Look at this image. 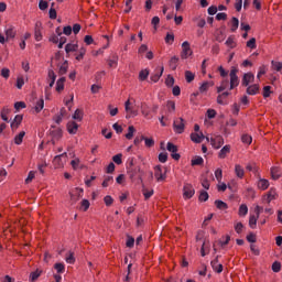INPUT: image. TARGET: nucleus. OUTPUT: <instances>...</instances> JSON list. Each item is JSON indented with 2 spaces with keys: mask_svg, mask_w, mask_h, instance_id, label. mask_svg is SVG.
Listing matches in <instances>:
<instances>
[{
  "mask_svg": "<svg viewBox=\"0 0 282 282\" xmlns=\"http://www.w3.org/2000/svg\"><path fill=\"white\" fill-rule=\"evenodd\" d=\"M128 175H129L130 180H135V177H138L140 184H142V186H144V180L142 178L144 175V171H142V169H140V166L128 167Z\"/></svg>",
  "mask_w": 282,
  "mask_h": 282,
  "instance_id": "nucleus-1",
  "label": "nucleus"
},
{
  "mask_svg": "<svg viewBox=\"0 0 282 282\" xmlns=\"http://www.w3.org/2000/svg\"><path fill=\"white\" fill-rule=\"evenodd\" d=\"M238 73H239V68L232 66L230 73H229V77H230V88L229 89H235V87H239V76H237Z\"/></svg>",
  "mask_w": 282,
  "mask_h": 282,
  "instance_id": "nucleus-2",
  "label": "nucleus"
},
{
  "mask_svg": "<svg viewBox=\"0 0 282 282\" xmlns=\"http://www.w3.org/2000/svg\"><path fill=\"white\" fill-rule=\"evenodd\" d=\"M182 48L181 58L183 61H186L188 56H193V50H191V43H188V41L182 43Z\"/></svg>",
  "mask_w": 282,
  "mask_h": 282,
  "instance_id": "nucleus-3",
  "label": "nucleus"
},
{
  "mask_svg": "<svg viewBox=\"0 0 282 282\" xmlns=\"http://www.w3.org/2000/svg\"><path fill=\"white\" fill-rule=\"evenodd\" d=\"M166 150H167L170 153H172V154H171V158H172L173 160H175L176 162H178L180 158H182V155H181L180 153H177V151H178L177 145H175L174 143L167 142Z\"/></svg>",
  "mask_w": 282,
  "mask_h": 282,
  "instance_id": "nucleus-4",
  "label": "nucleus"
},
{
  "mask_svg": "<svg viewBox=\"0 0 282 282\" xmlns=\"http://www.w3.org/2000/svg\"><path fill=\"white\" fill-rule=\"evenodd\" d=\"M193 195H195V188H193L191 183H186L183 187V197L185 199H191Z\"/></svg>",
  "mask_w": 282,
  "mask_h": 282,
  "instance_id": "nucleus-5",
  "label": "nucleus"
},
{
  "mask_svg": "<svg viewBox=\"0 0 282 282\" xmlns=\"http://www.w3.org/2000/svg\"><path fill=\"white\" fill-rule=\"evenodd\" d=\"M48 133L53 140H61V138H63V129L57 128L56 126H52Z\"/></svg>",
  "mask_w": 282,
  "mask_h": 282,
  "instance_id": "nucleus-6",
  "label": "nucleus"
},
{
  "mask_svg": "<svg viewBox=\"0 0 282 282\" xmlns=\"http://www.w3.org/2000/svg\"><path fill=\"white\" fill-rule=\"evenodd\" d=\"M173 129L176 133H184V129H185L184 118L181 117V118L174 120Z\"/></svg>",
  "mask_w": 282,
  "mask_h": 282,
  "instance_id": "nucleus-7",
  "label": "nucleus"
},
{
  "mask_svg": "<svg viewBox=\"0 0 282 282\" xmlns=\"http://www.w3.org/2000/svg\"><path fill=\"white\" fill-rule=\"evenodd\" d=\"M63 158H67V152L56 155L53 159V165L55 166V169H63V166L65 165V163L63 162Z\"/></svg>",
  "mask_w": 282,
  "mask_h": 282,
  "instance_id": "nucleus-8",
  "label": "nucleus"
},
{
  "mask_svg": "<svg viewBox=\"0 0 282 282\" xmlns=\"http://www.w3.org/2000/svg\"><path fill=\"white\" fill-rule=\"evenodd\" d=\"M210 265L217 274H221L224 272V264H219V256H216V258L212 260Z\"/></svg>",
  "mask_w": 282,
  "mask_h": 282,
  "instance_id": "nucleus-9",
  "label": "nucleus"
},
{
  "mask_svg": "<svg viewBox=\"0 0 282 282\" xmlns=\"http://www.w3.org/2000/svg\"><path fill=\"white\" fill-rule=\"evenodd\" d=\"M154 177L156 182H164L166 180V173H162V165H156L154 167Z\"/></svg>",
  "mask_w": 282,
  "mask_h": 282,
  "instance_id": "nucleus-10",
  "label": "nucleus"
},
{
  "mask_svg": "<svg viewBox=\"0 0 282 282\" xmlns=\"http://www.w3.org/2000/svg\"><path fill=\"white\" fill-rule=\"evenodd\" d=\"M41 30H43V23L41 21H37L35 23V29H34L35 41H43V33H41Z\"/></svg>",
  "mask_w": 282,
  "mask_h": 282,
  "instance_id": "nucleus-11",
  "label": "nucleus"
},
{
  "mask_svg": "<svg viewBox=\"0 0 282 282\" xmlns=\"http://www.w3.org/2000/svg\"><path fill=\"white\" fill-rule=\"evenodd\" d=\"M250 83H254V74L246 73L242 77L241 85L242 87H249Z\"/></svg>",
  "mask_w": 282,
  "mask_h": 282,
  "instance_id": "nucleus-12",
  "label": "nucleus"
},
{
  "mask_svg": "<svg viewBox=\"0 0 282 282\" xmlns=\"http://www.w3.org/2000/svg\"><path fill=\"white\" fill-rule=\"evenodd\" d=\"M210 144L214 149H221V147H224V137L216 135L215 138H212Z\"/></svg>",
  "mask_w": 282,
  "mask_h": 282,
  "instance_id": "nucleus-13",
  "label": "nucleus"
},
{
  "mask_svg": "<svg viewBox=\"0 0 282 282\" xmlns=\"http://www.w3.org/2000/svg\"><path fill=\"white\" fill-rule=\"evenodd\" d=\"M23 122V115H17L11 122V130L17 131L19 127H21V123Z\"/></svg>",
  "mask_w": 282,
  "mask_h": 282,
  "instance_id": "nucleus-14",
  "label": "nucleus"
},
{
  "mask_svg": "<svg viewBox=\"0 0 282 282\" xmlns=\"http://www.w3.org/2000/svg\"><path fill=\"white\" fill-rule=\"evenodd\" d=\"M162 74H164V66H162L161 68H156L155 73H153L150 76V80L152 83H158L160 80V78H162Z\"/></svg>",
  "mask_w": 282,
  "mask_h": 282,
  "instance_id": "nucleus-15",
  "label": "nucleus"
},
{
  "mask_svg": "<svg viewBox=\"0 0 282 282\" xmlns=\"http://www.w3.org/2000/svg\"><path fill=\"white\" fill-rule=\"evenodd\" d=\"M47 79L51 82L48 84V87L45 88V91H47V89H52V87H54V84L56 83V73H54V69H48Z\"/></svg>",
  "mask_w": 282,
  "mask_h": 282,
  "instance_id": "nucleus-16",
  "label": "nucleus"
},
{
  "mask_svg": "<svg viewBox=\"0 0 282 282\" xmlns=\"http://www.w3.org/2000/svg\"><path fill=\"white\" fill-rule=\"evenodd\" d=\"M206 137L203 132H192L191 133V140L192 142H195V144H202V140H204Z\"/></svg>",
  "mask_w": 282,
  "mask_h": 282,
  "instance_id": "nucleus-17",
  "label": "nucleus"
},
{
  "mask_svg": "<svg viewBox=\"0 0 282 282\" xmlns=\"http://www.w3.org/2000/svg\"><path fill=\"white\" fill-rule=\"evenodd\" d=\"M66 128L70 135H76V133L78 132V123H76V121H68Z\"/></svg>",
  "mask_w": 282,
  "mask_h": 282,
  "instance_id": "nucleus-18",
  "label": "nucleus"
},
{
  "mask_svg": "<svg viewBox=\"0 0 282 282\" xmlns=\"http://www.w3.org/2000/svg\"><path fill=\"white\" fill-rule=\"evenodd\" d=\"M260 86L259 84H253L251 86H247V94L248 96H257L259 94Z\"/></svg>",
  "mask_w": 282,
  "mask_h": 282,
  "instance_id": "nucleus-19",
  "label": "nucleus"
},
{
  "mask_svg": "<svg viewBox=\"0 0 282 282\" xmlns=\"http://www.w3.org/2000/svg\"><path fill=\"white\" fill-rule=\"evenodd\" d=\"M230 149H231L230 144L223 147L218 153V158L220 160H226V158L228 156V153H230Z\"/></svg>",
  "mask_w": 282,
  "mask_h": 282,
  "instance_id": "nucleus-20",
  "label": "nucleus"
},
{
  "mask_svg": "<svg viewBox=\"0 0 282 282\" xmlns=\"http://www.w3.org/2000/svg\"><path fill=\"white\" fill-rule=\"evenodd\" d=\"M65 52H66L67 58H69L70 52H78V44H72V43L66 44Z\"/></svg>",
  "mask_w": 282,
  "mask_h": 282,
  "instance_id": "nucleus-21",
  "label": "nucleus"
},
{
  "mask_svg": "<svg viewBox=\"0 0 282 282\" xmlns=\"http://www.w3.org/2000/svg\"><path fill=\"white\" fill-rule=\"evenodd\" d=\"M270 187V181L265 180V178H260L258 182V188H260L261 191H267V188Z\"/></svg>",
  "mask_w": 282,
  "mask_h": 282,
  "instance_id": "nucleus-22",
  "label": "nucleus"
},
{
  "mask_svg": "<svg viewBox=\"0 0 282 282\" xmlns=\"http://www.w3.org/2000/svg\"><path fill=\"white\" fill-rule=\"evenodd\" d=\"M265 202L268 203V204H270V202H272V199H276V189H274V188H271L269 192H268V194H267V196H265Z\"/></svg>",
  "mask_w": 282,
  "mask_h": 282,
  "instance_id": "nucleus-23",
  "label": "nucleus"
},
{
  "mask_svg": "<svg viewBox=\"0 0 282 282\" xmlns=\"http://www.w3.org/2000/svg\"><path fill=\"white\" fill-rule=\"evenodd\" d=\"M214 204L218 210H228V204L224 200L216 199Z\"/></svg>",
  "mask_w": 282,
  "mask_h": 282,
  "instance_id": "nucleus-24",
  "label": "nucleus"
},
{
  "mask_svg": "<svg viewBox=\"0 0 282 282\" xmlns=\"http://www.w3.org/2000/svg\"><path fill=\"white\" fill-rule=\"evenodd\" d=\"M228 85H230V82L228 78L224 79L219 87H217V94H221V91H226L228 89Z\"/></svg>",
  "mask_w": 282,
  "mask_h": 282,
  "instance_id": "nucleus-25",
  "label": "nucleus"
},
{
  "mask_svg": "<svg viewBox=\"0 0 282 282\" xmlns=\"http://www.w3.org/2000/svg\"><path fill=\"white\" fill-rule=\"evenodd\" d=\"M65 77H61L59 79H57L56 82V91L61 93L63 91V89H65Z\"/></svg>",
  "mask_w": 282,
  "mask_h": 282,
  "instance_id": "nucleus-26",
  "label": "nucleus"
},
{
  "mask_svg": "<svg viewBox=\"0 0 282 282\" xmlns=\"http://www.w3.org/2000/svg\"><path fill=\"white\" fill-rule=\"evenodd\" d=\"M43 107H45V100L43 98H41L35 104V107H34L35 112L36 113H41V111H43Z\"/></svg>",
  "mask_w": 282,
  "mask_h": 282,
  "instance_id": "nucleus-27",
  "label": "nucleus"
},
{
  "mask_svg": "<svg viewBox=\"0 0 282 282\" xmlns=\"http://www.w3.org/2000/svg\"><path fill=\"white\" fill-rule=\"evenodd\" d=\"M192 166H203L204 165V158L202 156H194L191 161Z\"/></svg>",
  "mask_w": 282,
  "mask_h": 282,
  "instance_id": "nucleus-28",
  "label": "nucleus"
},
{
  "mask_svg": "<svg viewBox=\"0 0 282 282\" xmlns=\"http://www.w3.org/2000/svg\"><path fill=\"white\" fill-rule=\"evenodd\" d=\"M271 177H272V180H279L281 177V169L280 167H271Z\"/></svg>",
  "mask_w": 282,
  "mask_h": 282,
  "instance_id": "nucleus-29",
  "label": "nucleus"
},
{
  "mask_svg": "<svg viewBox=\"0 0 282 282\" xmlns=\"http://www.w3.org/2000/svg\"><path fill=\"white\" fill-rule=\"evenodd\" d=\"M230 23H231L230 31L231 32H237V30L239 29V19L232 17Z\"/></svg>",
  "mask_w": 282,
  "mask_h": 282,
  "instance_id": "nucleus-30",
  "label": "nucleus"
},
{
  "mask_svg": "<svg viewBox=\"0 0 282 282\" xmlns=\"http://www.w3.org/2000/svg\"><path fill=\"white\" fill-rule=\"evenodd\" d=\"M225 44L227 45V47H230V50H235V47H237V42H235L234 35L229 36Z\"/></svg>",
  "mask_w": 282,
  "mask_h": 282,
  "instance_id": "nucleus-31",
  "label": "nucleus"
},
{
  "mask_svg": "<svg viewBox=\"0 0 282 282\" xmlns=\"http://www.w3.org/2000/svg\"><path fill=\"white\" fill-rule=\"evenodd\" d=\"M177 63H180V57H177V56H173L170 59V67H171V69H173V72H175L177 69Z\"/></svg>",
  "mask_w": 282,
  "mask_h": 282,
  "instance_id": "nucleus-32",
  "label": "nucleus"
},
{
  "mask_svg": "<svg viewBox=\"0 0 282 282\" xmlns=\"http://www.w3.org/2000/svg\"><path fill=\"white\" fill-rule=\"evenodd\" d=\"M23 138H25V131H21L14 137V144H23Z\"/></svg>",
  "mask_w": 282,
  "mask_h": 282,
  "instance_id": "nucleus-33",
  "label": "nucleus"
},
{
  "mask_svg": "<svg viewBox=\"0 0 282 282\" xmlns=\"http://www.w3.org/2000/svg\"><path fill=\"white\" fill-rule=\"evenodd\" d=\"M65 261H66V263H69L70 265H74V263H76V258L74 257L73 251H68V254H66Z\"/></svg>",
  "mask_w": 282,
  "mask_h": 282,
  "instance_id": "nucleus-34",
  "label": "nucleus"
},
{
  "mask_svg": "<svg viewBox=\"0 0 282 282\" xmlns=\"http://www.w3.org/2000/svg\"><path fill=\"white\" fill-rule=\"evenodd\" d=\"M235 173H236L237 177H239L240 180H242V177H243V175H245L246 172L243 171V167H242L241 165L237 164V165L235 166Z\"/></svg>",
  "mask_w": 282,
  "mask_h": 282,
  "instance_id": "nucleus-35",
  "label": "nucleus"
},
{
  "mask_svg": "<svg viewBox=\"0 0 282 282\" xmlns=\"http://www.w3.org/2000/svg\"><path fill=\"white\" fill-rule=\"evenodd\" d=\"M41 274H43V271L36 269L35 271L31 272V274H30V281H31V282L36 281V279H39V276H41Z\"/></svg>",
  "mask_w": 282,
  "mask_h": 282,
  "instance_id": "nucleus-36",
  "label": "nucleus"
},
{
  "mask_svg": "<svg viewBox=\"0 0 282 282\" xmlns=\"http://www.w3.org/2000/svg\"><path fill=\"white\" fill-rule=\"evenodd\" d=\"M149 69H142L139 73V80H141V83H143V80H147V78H149Z\"/></svg>",
  "mask_w": 282,
  "mask_h": 282,
  "instance_id": "nucleus-37",
  "label": "nucleus"
},
{
  "mask_svg": "<svg viewBox=\"0 0 282 282\" xmlns=\"http://www.w3.org/2000/svg\"><path fill=\"white\" fill-rule=\"evenodd\" d=\"M133 133H135V127L129 126L128 133L124 135L127 140H133Z\"/></svg>",
  "mask_w": 282,
  "mask_h": 282,
  "instance_id": "nucleus-38",
  "label": "nucleus"
},
{
  "mask_svg": "<svg viewBox=\"0 0 282 282\" xmlns=\"http://www.w3.org/2000/svg\"><path fill=\"white\" fill-rule=\"evenodd\" d=\"M54 269L56 270L57 274H63V272H65V264L57 262L54 264Z\"/></svg>",
  "mask_w": 282,
  "mask_h": 282,
  "instance_id": "nucleus-39",
  "label": "nucleus"
},
{
  "mask_svg": "<svg viewBox=\"0 0 282 282\" xmlns=\"http://www.w3.org/2000/svg\"><path fill=\"white\" fill-rule=\"evenodd\" d=\"M73 120H77L78 122H80L83 120V110L76 109L73 115Z\"/></svg>",
  "mask_w": 282,
  "mask_h": 282,
  "instance_id": "nucleus-40",
  "label": "nucleus"
},
{
  "mask_svg": "<svg viewBox=\"0 0 282 282\" xmlns=\"http://www.w3.org/2000/svg\"><path fill=\"white\" fill-rule=\"evenodd\" d=\"M258 219H259V216H254V215L250 216V218H249L250 228H252V229L257 228Z\"/></svg>",
  "mask_w": 282,
  "mask_h": 282,
  "instance_id": "nucleus-41",
  "label": "nucleus"
},
{
  "mask_svg": "<svg viewBox=\"0 0 282 282\" xmlns=\"http://www.w3.org/2000/svg\"><path fill=\"white\" fill-rule=\"evenodd\" d=\"M174 42H175V34L167 33L166 36H165V43L167 45H173Z\"/></svg>",
  "mask_w": 282,
  "mask_h": 282,
  "instance_id": "nucleus-42",
  "label": "nucleus"
},
{
  "mask_svg": "<svg viewBox=\"0 0 282 282\" xmlns=\"http://www.w3.org/2000/svg\"><path fill=\"white\" fill-rule=\"evenodd\" d=\"M143 140H144L145 147H147L148 149H151V148L155 147V140H153V138H147V137H144Z\"/></svg>",
  "mask_w": 282,
  "mask_h": 282,
  "instance_id": "nucleus-43",
  "label": "nucleus"
},
{
  "mask_svg": "<svg viewBox=\"0 0 282 282\" xmlns=\"http://www.w3.org/2000/svg\"><path fill=\"white\" fill-rule=\"evenodd\" d=\"M185 79H186V83H193L195 80V74H193V72L191 70H186Z\"/></svg>",
  "mask_w": 282,
  "mask_h": 282,
  "instance_id": "nucleus-44",
  "label": "nucleus"
},
{
  "mask_svg": "<svg viewBox=\"0 0 282 282\" xmlns=\"http://www.w3.org/2000/svg\"><path fill=\"white\" fill-rule=\"evenodd\" d=\"M246 215H248V205L242 204L239 207V216L240 217H246Z\"/></svg>",
  "mask_w": 282,
  "mask_h": 282,
  "instance_id": "nucleus-45",
  "label": "nucleus"
},
{
  "mask_svg": "<svg viewBox=\"0 0 282 282\" xmlns=\"http://www.w3.org/2000/svg\"><path fill=\"white\" fill-rule=\"evenodd\" d=\"M209 88H210V83L204 82V83L199 86L198 90H199L200 94H204V93L208 91Z\"/></svg>",
  "mask_w": 282,
  "mask_h": 282,
  "instance_id": "nucleus-46",
  "label": "nucleus"
},
{
  "mask_svg": "<svg viewBox=\"0 0 282 282\" xmlns=\"http://www.w3.org/2000/svg\"><path fill=\"white\" fill-rule=\"evenodd\" d=\"M247 47H249L250 50H257V39L251 37V39L247 42Z\"/></svg>",
  "mask_w": 282,
  "mask_h": 282,
  "instance_id": "nucleus-47",
  "label": "nucleus"
},
{
  "mask_svg": "<svg viewBox=\"0 0 282 282\" xmlns=\"http://www.w3.org/2000/svg\"><path fill=\"white\" fill-rule=\"evenodd\" d=\"M167 160H169V153L161 152L159 154V162H161L162 164H165V162H167Z\"/></svg>",
  "mask_w": 282,
  "mask_h": 282,
  "instance_id": "nucleus-48",
  "label": "nucleus"
},
{
  "mask_svg": "<svg viewBox=\"0 0 282 282\" xmlns=\"http://www.w3.org/2000/svg\"><path fill=\"white\" fill-rule=\"evenodd\" d=\"M208 197H209L208 192L200 191V194L198 196L199 202H208Z\"/></svg>",
  "mask_w": 282,
  "mask_h": 282,
  "instance_id": "nucleus-49",
  "label": "nucleus"
},
{
  "mask_svg": "<svg viewBox=\"0 0 282 282\" xmlns=\"http://www.w3.org/2000/svg\"><path fill=\"white\" fill-rule=\"evenodd\" d=\"M241 142H243V144H252V137L249 134H242Z\"/></svg>",
  "mask_w": 282,
  "mask_h": 282,
  "instance_id": "nucleus-50",
  "label": "nucleus"
},
{
  "mask_svg": "<svg viewBox=\"0 0 282 282\" xmlns=\"http://www.w3.org/2000/svg\"><path fill=\"white\" fill-rule=\"evenodd\" d=\"M166 87H173L175 85V78L171 75H167V78L165 79Z\"/></svg>",
  "mask_w": 282,
  "mask_h": 282,
  "instance_id": "nucleus-51",
  "label": "nucleus"
},
{
  "mask_svg": "<svg viewBox=\"0 0 282 282\" xmlns=\"http://www.w3.org/2000/svg\"><path fill=\"white\" fill-rule=\"evenodd\" d=\"M271 65H272V69H274L275 72H281V69H282V63L281 62L272 61Z\"/></svg>",
  "mask_w": 282,
  "mask_h": 282,
  "instance_id": "nucleus-52",
  "label": "nucleus"
},
{
  "mask_svg": "<svg viewBox=\"0 0 282 282\" xmlns=\"http://www.w3.org/2000/svg\"><path fill=\"white\" fill-rule=\"evenodd\" d=\"M268 72V69L265 68V65H262L259 67V72H258V75H257V78L258 80L261 79V76L265 75Z\"/></svg>",
  "mask_w": 282,
  "mask_h": 282,
  "instance_id": "nucleus-53",
  "label": "nucleus"
},
{
  "mask_svg": "<svg viewBox=\"0 0 282 282\" xmlns=\"http://www.w3.org/2000/svg\"><path fill=\"white\" fill-rule=\"evenodd\" d=\"M247 241L249 243H257V235L254 232H250L248 236H247Z\"/></svg>",
  "mask_w": 282,
  "mask_h": 282,
  "instance_id": "nucleus-54",
  "label": "nucleus"
},
{
  "mask_svg": "<svg viewBox=\"0 0 282 282\" xmlns=\"http://www.w3.org/2000/svg\"><path fill=\"white\" fill-rule=\"evenodd\" d=\"M270 89H272L271 86L263 87V94H262L263 98H270V94H272V91Z\"/></svg>",
  "mask_w": 282,
  "mask_h": 282,
  "instance_id": "nucleus-55",
  "label": "nucleus"
},
{
  "mask_svg": "<svg viewBox=\"0 0 282 282\" xmlns=\"http://www.w3.org/2000/svg\"><path fill=\"white\" fill-rule=\"evenodd\" d=\"M24 85H25V79H23V77H18L15 87H18V89H23Z\"/></svg>",
  "mask_w": 282,
  "mask_h": 282,
  "instance_id": "nucleus-56",
  "label": "nucleus"
},
{
  "mask_svg": "<svg viewBox=\"0 0 282 282\" xmlns=\"http://www.w3.org/2000/svg\"><path fill=\"white\" fill-rule=\"evenodd\" d=\"M166 107H167V111H169L170 113L173 112V111H175V101L169 100V101L166 102Z\"/></svg>",
  "mask_w": 282,
  "mask_h": 282,
  "instance_id": "nucleus-57",
  "label": "nucleus"
},
{
  "mask_svg": "<svg viewBox=\"0 0 282 282\" xmlns=\"http://www.w3.org/2000/svg\"><path fill=\"white\" fill-rule=\"evenodd\" d=\"M271 268L273 272H281V262L274 261Z\"/></svg>",
  "mask_w": 282,
  "mask_h": 282,
  "instance_id": "nucleus-58",
  "label": "nucleus"
},
{
  "mask_svg": "<svg viewBox=\"0 0 282 282\" xmlns=\"http://www.w3.org/2000/svg\"><path fill=\"white\" fill-rule=\"evenodd\" d=\"M108 65H109V67H113V65H118V55L117 54L112 55V59L108 61Z\"/></svg>",
  "mask_w": 282,
  "mask_h": 282,
  "instance_id": "nucleus-59",
  "label": "nucleus"
},
{
  "mask_svg": "<svg viewBox=\"0 0 282 282\" xmlns=\"http://www.w3.org/2000/svg\"><path fill=\"white\" fill-rule=\"evenodd\" d=\"M134 243H135V239L131 236H128V239L126 242L127 248H133Z\"/></svg>",
  "mask_w": 282,
  "mask_h": 282,
  "instance_id": "nucleus-60",
  "label": "nucleus"
},
{
  "mask_svg": "<svg viewBox=\"0 0 282 282\" xmlns=\"http://www.w3.org/2000/svg\"><path fill=\"white\" fill-rule=\"evenodd\" d=\"M112 162H115V164H122V153L112 156Z\"/></svg>",
  "mask_w": 282,
  "mask_h": 282,
  "instance_id": "nucleus-61",
  "label": "nucleus"
},
{
  "mask_svg": "<svg viewBox=\"0 0 282 282\" xmlns=\"http://www.w3.org/2000/svg\"><path fill=\"white\" fill-rule=\"evenodd\" d=\"M26 105L25 101H18L14 104L15 111H19V109H25Z\"/></svg>",
  "mask_w": 282,
  "mask_h": 282,
  "instance_id": "nucleus-62",
  "label": "nucleus"
},
{
  "mask_svg": "<svg viewBox=\"0 0 282 282\" xmlns=\"http://www.w3.org/2000/svg\"><path fill=\"white\" fill-rule=\"evenodd\" d=\"M39 8L40 10L44 11V10H47V8H50V4L47 3V1L40 0Z\"/></svg>",
  "mask_w": 282,
  "mask_h": 282,
  "instance_id": "nucleus-63",
  "label": "nucleus"
},
{
  "mask_svg": "<svg viewBox=\"0 0 282 282\" xmlns=\"http://www.w3.org/2000/svg\"><path fill=\"white\" fill-rule=\"evenodd\" d=\"M104 202L106 206H111L113 204V197L107 195L106 197H104Z\"/></svg>",
  "mask_w": 282,
  "mask_h": 282,
  "instance_id": "nucleus-64",
  "label": "nucleus"
}]
</instances>
